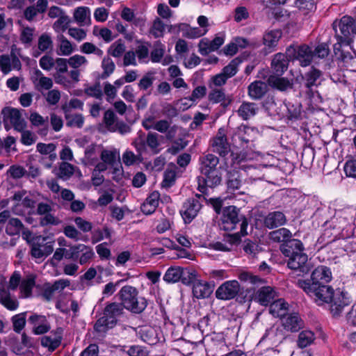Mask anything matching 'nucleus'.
I'll list each match as a JSON object with an SVG mask.
<instances>
[{"label": "nucleus", "mask_w": 356, "mask_h": 356, "mask_svg": "<svg viewBox=\"0 0 356 356\" xmlns=\"http://www.w3.org/2000/svg\"><path fill=\"white\" fill-rule=\"evenodd\" d=\"M332 26L337 40L334 49L339 50L340 47L351 46L356 35V18L344 15L339 20H334Z\"/></svg>", "instance_id": "nucleus-1"}, {"label": "nucleus", "mask_w": 356, "mask_h": 356, "mask_svg": "<svg viewBox=\"0 0 356 356\" xmlns=\"http://www.w3.org/2000/svg\"><path fill=\"white\" fill-rule=\"evenodd\" d=\"M280 250L288 257L286 267H309L306 265L308 257L304 252L305 247L300 240L291 236L285 243L280 244Z\"/></svg>", "instance_id": "nucleus-2"}, {"label": "nucleus", "mask_w": 356, "mask_h": 356, "mask_svg": "<svg viewBox=\"0 0 356 356\" xmlns=\"http://www.w3.org/2000/svg\"><path fill=\"white\" fill-rule=\"evenodd\" d=\"M118 295L124 307L133 313L140 314L147 307L146 299L138 297L137 290L131 286H123Z\"/></svg>", "instance_id": "nucleus-3"}, {"label": "nucleus", "mask_w": 356, "mask_h": 356, "mask_svg": "<svg viewBox=\"0 0 356 356\" xmlns=\"http://www.w3.org/2000/svg\"><path fill=\"white\" fill-rule=\"evenodd\" d=\"M297 285L302 289L318 305L330 303L334 293V289L327 285L311 286L309 280L298 279Z\"/></svg>", "instance_id": "nucleus-4"}, {"label": "nucleus", "mask_w": 356, "mask_h": 356, "mask_svg": "<svg viewBox=\"0 0 356 356\" xmlns=\"http://www.w3.org/2000/svg\"><path fill=\"white\" fill-rule=\"evenodd\" d=\"M240 212L241 209L234 205L224 207L218 222L220 229L229 232L236 229L238 223L243 222V218L246 217Z\"/></svg>", "instance_id": "nucleus-5"}, {"label": "nucleus", "mask_w": 356, "mask_h": 356, "mask_svg": "<svg viewBox=\"0 0 356 356\" xmlns=\"http://www.w3.org/2000/svg\"><path fill=\"white\" fill-rule=\"evenodd\" d=\"M64 248L63 259L70 260L80 265L86 264L94 257L93 250L84 244H77Z\"/></svg>", "instance_id": "nucleus-6"}, {"label": "nucleus", "mask_w": 356, "mask_h": 356, "mask_svg": "<svg viewBox=\"0 0 356 356\" xmlns=\"http://www.w3.org/2000/svg\"><path fill=\"white\" fill-rule=\"evenodd\" d=\"M286 54L291 61L298 60L302 67L309 66L313 60L312 50L305 44H291L286 48Z\"/></svg>", "instance_id": "nucleus-7"}, {"label": "nucleus", "mask_w": 356, "mask_h": 356, "mask_svg": "<svg viewBox=\"0 0 356 356\" xmlns=\"http://www.w3.org/2000/svg\"><path fill=\"white\" fill-rule=\"evenodd\" d=\"M197 273L194 268H168L163 280L167 282H181L188 285L196 281Z\"/></svg>", "instance_id": "nucleus-8"}, {"label": "nucleus", "mask_w": 356, "mask_h": 356, "mask_svg": "<svg viewBox=\"0 0 356 356\" xmlns=\"http://www.w3.org/2000/svg\"><path fill=\"white\" fill-rule=\"evenodd\" d=\"M1 114L3 115L4 128L6 131L10 129V127L7 123V120L10 121L13 129L17 131H22L26 128L27 122L23 118L21 110L10 106H6L1 110Z\"/></svg>", "instance_id": "nucleus-9"}, {"label": "nucleus", "mask_w": 356, "mask_h": 356, "mask_svg": "<svg viewBox=\"0 0 356 356\" xmlns=\"http://www.w3.org/2000/svg\"><path fill=\"white\" fill-rule=\"evenodd\" d=\"M197 190L202 194L208 193V188H215L220 184L222 175L220 169H214L210 171L202 172L197 177Z\"/></svg>", "instance_id": "nucleus-10"}, {"label": "nucleus", "mask_w": 356, "mask_h": 356, "mask_svg": "<svg viewBox=\"0 0 356 356\" xmlns=\"http://www.w3.org/2000/svg\"><path fill=\"white\" fill-rule=\"evenodd\" d=\"M210 145L213 152L225 159H227V156L231 152V145L227 140L224 129L222 128H220L216 136L211 139Z\"/></svg>", "instance_id": "nucleus-11"}, {"label": "nucleus", "mask_w": 356, "mask_h": 356, "mask_svg": "<svg viewBox=\"0 0 356 356\" xmlns=\"http://www.w3.org/2000/svg\"><path fill=\"white\" fill-rule=\"evenodd\" d=\"M241 289V286L237 280H229L218 286L215 295L218 300H230L238 295Z\"/></svg>", "instance_id": "nucleus-12"}, {"label": "nucleus", "mask_w": 356, "mask_h": 356, "mask_svg": "<svg viewBox=\"0 0 356 356\" xmlns=\"http://www.w3.org/2000/svg\"><path fill=\"white\" fill-rule=\"evenodd\" d=\"M202 207L199 200L195 198L187 199L182 205L179 213L185 224L191 223L197 216L199 211Z\"/></svg>", "instance_id": "nucleus-13"}, {"label": "nucleus", "mask_w": 356, "mask_h": 356, "mask_svg": "<svg viewBox=\"0 0 356 356\" xmlns=\"http://www.w3.org/2000/svg\"><path fill=\"white\" fill-rule=\"evenodd\" d=\"M282 36V32L280 29H274L266 32L262 38L264 52L270 54L275 51Z\"/></svg>", "instance_id": "nucleus-14"}, {"label": "nucleus", "mask_w": 356, "mask_h": 356, "mask_svg": "<svg viewBox=\"0 0 356 356\" xmlns=\"http://www.w3.org/2000/svg\"><path fill=\"white\" fill-rule=\"evenodd\" d=\"M330 310L333 316H339L341 313L344 307L350 303V298L347 293L341 291L334 292L331 302Z\"/></svg>", "instance_id": "nucleus-15"}, {"label": "nucleus", "mask_w": 356, "mask_h": 356, "mask_svg": "<svg viewBox=\"0 0 356 356\" xmlns=\"http://www.w3.org/2000/svg\"><path fill=\"white\" fill-rule=\"evenodd\" d=\"M282 327L288 332L299 331L304 325L303 321L298 313L286 314L282 319Z\"/></svg>", "instance_id": "nucleus-16"}, {"label": "nucleus", "mask_w": 356, "mask_h": 356, "mask_svg": "<svg viewBox=\"0 0 356 356\" xmlns=\"http://www.w3.org/2000/svg\"><path fill=\"white\" fill-rule=\"evenodd\" d=\"M276 296L275 291L271 286H262L254 293L253 299L261 305L267 306L274 300Z\"/></svg>", "instance_id": "nucleus-17"}, {"label": "nucleus", "mask_w": 356, "mask_h": 356, "mask_svg": "<svg viewBox=\"0 0 356 356\" xmlns=\"http://www.w3.org/2000/svg\"><path fill=\"white\" fill-rule=\"evenodd\" d=\"M29 323L33 327V332L35 334H42L50 330V325L45 316L33 314L29 318Z\"/></svg>", "instance_id": "nucleus-18"}, {"label": "nucleus", "mask_w": 356, "mask_h": 356, "mask_svg": "<svg viewBox=\"0 0 356 356\" xmlns=\"http://www.w3.org/2000/svg\"><path fill=\"white\" fill-rule=\"evenodd\" d=\"M287 220L285 214L280 211L269 212L264 218V225L270 229L282 226Z\"/></svg>", "instance_id": "nucleus-19"}, {"label": "nucleus", "mask_w": 356, "mask_h": 356, "mask_svg": "<svg viewBox=\"0 0 356 356\" xmlns=\"http://www.w3.org/2000/svg\"><path fill=\"white\" fill-rule=\"evenodd\" d=\"M63 333V330L61 327L57 328L49 335L44 336L41 339L42 346L48 348L49 350H54L60 345Z\"/></svg>", "instance_id": "nucleus-20"}, {"label": "nucleus", "mask_w": 356, "mask_h": 356, "mask_svg": "<svg viewBox=\"0 0 356 356\" xmlns=\"http://www.w3.org/2000/svg\"><path fill=\"white\" fill-rule=\"evenodd\" d=\"M332 278L330 268H314L311 274V286L315 287L316 285H325Z\"/></svg>", "instance_id": "nucleus-21"}, {"label": "nucleus", "mask_w": 356, "mask_h": 356, "mask_svg": "<svg viewBox=\"0 0 356 356\" xmlns=\"http://www.w3.org/2000/svg\"><path fill=\"white\" fill-rule=\"evenodd\" d=\"M289 61L291 60L287 58L286 53L275 54L271 61V68L273 72L277 76H282L288 69Z\"/></svg>", "instance_id": "nucleus-22"}, {"label": "nucleus", "mask_w": 356, "mask_h": 356, "mask_svg": "<svg viewBox=\"0 0 356 356\" xmlns=\"http://www.w3.org/2000/svg\"><path fill=\"white\" fill-rule=\"evenodd\" d=\"M267 92L266 84L262 81H254L248 87L249 97L254 100L261 99Z\"/></svg>", "instance_id": "nucleus-23"}, {"label": "nucleus", "mask_w": 356, "mask_h": 356, "mask_svg": "<svg viewBox=\"0 0 356 356\" xmlns=\"http://www.w3.org/2000/svg\"><path fill=\"white\" fill-rule=\"evenodd\" d=\"M200 170L201 173L214 169H220V168H218L219 159L214 154H208L204 156H202L200 158Z\"/></svg>", "instance_id": "nucleus-24"}, {"label": "nucleus", "mask_w": 356, "mask_h": 356, "mask_svg": "<svg viewBox=\"0 0 356 356\" xmlns=\"http://www.w3.org/2000/svg\"><path fill=\"white\" fill-rule=\"evenodd\" d=\"M208 99L213 104L220 103L223 108H227L232 101L230 97H226L222 89L212 90L208 95Z\"/></svg>", "instance_id": "nucleus-25"}, {"label": "nucleus", "mask_w": 356, "mask_h": 356, "mask_svg": "<svg viewBox=\"0 0 356 356\" xmlns=\"http://www.w3.org/2000/svg\"><path fill=\"white\" fill-rule=\"evenodd\" d=\"M289 305L283 299L273 300L270 304L269 312L275 317L281 319L288 313Z\"/></svg>", "instance_id": "nucleus-26"}, {"label": "nucleus", "mask_w": 356, "mask_h": 356, "mask_svg": "<svg viewBox=\"0 0 356 356\" xmlns=\"http://www.w3.org/2000/svg\"><path fill=\"white\" fill-rule=\"evenodd\" d=\"M226 184L227 191L234 192L241 186V180L238 170L233 169L228 170L226 175Z\"/></svg>", "instance_id": "nucleus-27"}, {"label": "nucleus", "mask_w": 356, "mask_h": 356, "mask_svg": "<svg viewBox=\"0 0 356 356\" xmlns=\"http://www.w3.org/2000/svg\"><path fill=\"white\" fill-rule=\"evenodd\" d=\"M268 83L273 88L277 89L280 91H286L288 88H292V83L290 81L285 77H280V76H270L267 80Z\"/></svg>", "instance_id": "nucleus-28"}, {"label": "nucleus", "mask_w": 356, "mask_h": 356, "mask_svg": "<svg viewBox=\"0 0 356 356\" xmlns=\"http://www.w3.org/2000/svg\"><path fill=\"white\" fill-rule=\"evenodd\" d=\"M213 292V286L207 282H197L194 283L193 287V296L200 299L208 298Z\"/></svg>", "instance_id": "nucleus-29"}, {"label": "nucleus", "mask_w": 356, "mask_h": 356, "mask_svg": "<svg viewBox=\"0 0 356 356\" xmlns=\"http://www.w3.org/2000/svg\"><path fill=\"white\" fill-rule=\"evenodd\" d=\"M291 231L285 227H282L270 232L268 234L269 239L274 243H285L289 238H291Z\"/></svg>", "instance_id": "nucleus-30"}, {"label": "nucleus", "mask_w": 356, "mask_h": 356, "mask_svg": "<svg viewBox=\"0 0 356 356\" xmlns=\"http://www.w3.org/2000/svg\"><path fill=\"white\" fill-rule=\"evenodd\" d=\"M284 338L285 334L283 332V329L280 327L273 326L266 330L262 339H267L270 341L273 344H276L281 343Z\"/></svg>", "instance_id": "nucleus-31"}, {"label": "nucleus", "mask_w": 356, "mask_h": 356, "mask_svg": "<svg viewBox=\"0 0 356 356\" xmlns=\"http://www.w3.org/2000/svg\"><path fill=\"white\" fill-rule=\"evenodd\" d=\"M286 107V117L289 120L296 121L301 118L302 105L298 102H286L284 103Z\"/></svg>", "instance_id": "nucleus-32"}, {"label": "nucleus", "mask_w": 356, "mask_h": 356, "mask_svg": "<svg viewBox=\"0 0 356 356\" xmlns=\"http://www.w3.org/2000/svg\"><path fill=\"white\" fill-rule=\"evenodd\" d=\"M124 308L121 303H110L105 307L104 316L108 317L111 320H114L117 323V318L123 314Z\"/></svg>", "instance_id": "nucleus-33"}, {"label": "nucleus", "mask_w": 356, "mask_h": 356, "mask_svg": "<svg viewBox=\"0 0 356 356\" xmlns=\"http://www.w3.org/2000/svg\"><path fill=\"white\" fill-rule=\"evenodd\" d=\"M249 221L247 217L243 218V222L241 223V230L239 232H236L234 234H230L227 235L228 240L227 241L231 245H238L241 243V236H244L248 234V227Z\"/></svg>", "instance_id": "nucleus-34"}, {"label": "nucleus", "mask_w": 356, "mask_h": 356, "mask_svg": "<svg viewBox=\"0 0 356 356\" xmlns=\"http://www.w3.org/2000/svg\"><path fill=\"white\" fill-rule=\"evenodd\" d=\"M0 302L8 309L16 310L19 306L17 300L10 297V293L0 286Z\"/></svg>", "instance_id": "nucleus-35"}, {"label": "nucleus", "mask_w": 356, "mask_h": 356, "mask_svg": "<svg viewBox=\"0 0 356 356\" xmlns=\"http://www.w3.org/2000/svg\"><path fill=\"white\" fill-rule=\"evenodd\" d=\"M349 223L350 222L346 217L340 215L334 216L330 221L325 222V225L327 228L333 229V233H336L346 228V226L348 225Z\"/></svg>", "instance_id": "nucleus-36"}, {"label": "nucleus", "mask_w": 356, "mask_h": 356, "mask_svg": "<svg viewBox=\"0 0 356 356\" xmlns=\"http://www.w3.org/2000/svg\"><path fill=\"white\" fill-rule=\"evenodd\" d=\"M115 325L116 323L114 320H111L108 317L103 316L97 321L94 325V329L99 334L104 335Z\"/></svg>", "instance_id": "nucleus-37"}, {"label": "nucleus", "mask_w": 356, "mask_h": 356, "mask_svg": "<svg viewBox=\"0 0 356 356\" xmlns=\"http://www.w3.org/2000/svg\"><path fill=\"white\" fill-rule=\"evenodd\" d=\"M238 277L241 282L252 285L259 286L266 283L264 279L247 271L241 272Z\"/></svg>", "instance_id": "nucleus-38"}, {"label": "nucleus", "mask_w": 356, "mask_h": 356, "mask_svg": "<svg viewBox=\"0 0 356 356\" xmlns=\"http://www.w3.org/2000/svg\"><path fill=\"white\" fill-rule=\"evenodd\" d=\"M23 228L24 225L19 218H11L6 225V232L9 236L19 235Z\"/></svg>", "instance_id": "nucleus-39"}, {"label": "nucleus", "mask_w": 356, "mask_h": 356, "mask_svg": "<svg viewBox=\"0 0 356 356\" xmlns=\"http://www.w3.org/2000/svg\"><path fill=\"white\" fill-rule=\"evenodd\" d=\"M255 104L251 102H243L239 106L237 113L243 120H248L256 114Z\"/></svg>", "instance_id": "nucleus-40"}, {"label": "nucleus", "mask_w": 356, "mask_h": 356, "mask_svg": "<svg viewBox=\"0 0 356 356\" xmlns=\"http://www.w3.org/2000/svg\"><path fill=\"white\" fill-rule=\"evenodd\" d=\"M259 246L256 240L246 238L241 242V249H242L246 254L252 257H254L259 252Z\"/></svg>", "instance_id": "nucleus-41"}, {"label": "nucleus", "mask_w": 356, "mask_h": 356, "mask_svg": "<svg viewBox=\"0 0 356 356\" xmlns=\"http://www.w3.org/2000/svg\"><path fill=\"white\" fill-rule=\"evenodd\" d=\"M147 147H149L153 154H157L161 152L159 148V134L155 132H149L145 139Z\"/></svg>", "instance_id": "nucleus-42"}, {"label": "nucleus", "mask_w": 356, "mask_h": 356, "mask_svg": "<svg viewBox=\"0 0 356 356\" xmlns=\"http://www.w3.org/2000/svg\"><path fill=\"white\" fill-rule=\"evenodd\" d=\"M243 61L241 56L232 60L229 63L222 68V72L229 79L234 76L238 72V66Z\"/></svg>", "instance_id": "nucleus-43"}, {"label": "nucleus", "mask_w": 356, "mask_h": 356, "mask_svg": "<svg viewBox=\"0 0 356 356\" xmlns=\"http://www.w3.org/2000/svg\"><path fill=\"white\" fill-rule=\"evenodd\" d=\"M322 72L320 70L314 67H312L311 70L305 74V87L308 89H312L314 86H316V81L321 76Z\"/></svg>", "instance_id": "nucleus-44"}, {"label": "nucleus", "mask_w": 356, "mask_h": 356, "mask_svg": "<svg viewBox=\"0 0 356 356\" xmlns=\"http://www.w3.org/2000/svg\"><path fill=\"white\" fill-rule=\"evenodd\" d=\"M315 339L314 333L311 330H303L299 335L297 341L298 347L303 348L311 345Z\"/></svg>", "instance_id": "nucleus-45"}, {"label": "nucleus", "mask_w": 356, "mask_h": 356, "mask_svg": "<svg viewBox=\"0 0 356 356\" xmlns=\"http://www.w3.org/2000/svg\"><path fill=\"white\" fill-rule=\"evenodd\" d=\"M35 276L30 275L27 277L22 280L20 284L21 292L23 293V296L25 298L29 297L32 293V289L35 286Z\"/></svg>", "instance_id": "nucleus-46"}, {"label": "nucleus", "mask_w": 356, "mask_h": 356, "mask_svg": "<svg viewBox=\"0 0 356 356\" xmlns=\"http://www.w3.org/2000/svg\"><path fill=\"white\" fill-rule=\"evenodd\" d=\"M354 227L353 225L350 222L348 225L346 226V228L342 229L339 232L331 233L334 235V238L338 239H348L352 238L353 241L350 243H356V237L353 236Z\"/></svg>", "instance_id": "nucleus-47"}, {"label": "nucleus", "mask_w": 356, "mask_h": 356, "mask_svg": "<svg viewBox=\"0 0 356 356\" xmlns=\"http://www.w3.org/2000/svg\"><path fill=\"white\" fill-rule=\"evenodd\" d=\"M117 158L119 159L120 156L115 150L103 149L100 154L101 160L111 166L116 163Z\"/></svg>", "instance_id": "nucleus-48"}, {"label": "nucleus", "mask_w": 356, "mask_h": 356, "mask_svg": "<svg viewBox=\"0 0 356 356\" xmlns=\"http://www.w3.org/2000/svg\"><path fill=\"white\" fill-rule=\"evenodd\" d=\"M165 53L163 45L159 40L155 42L154 49L150 53L151 61L152 63H159Z\"/></svg>", "instance_id": "nucleus-49"}, {"label": "nucleus", "mask_w": 356, "mask_h": 356, "mask_svg": "<svg viewBox=\"0 0 356 356\" xmlns=\"http://www.w3.org/2000/svg\"><path fill=\"white\" fill-rule=\"evenodd\" d=\"M102 67L104 71L101 77L104 79L108 78L114 72L115 65L110 57H104L102 62Z\"/></svg>", "instance_id": "nucleus-50"}, {"label": "nucleus", "mask_w": 356, "mask_h": 356, "mask_svg": "<svg viewBox=\"0 0 356 356\" xmlns=\"http://www.w3.org/2000/svg\"><path fill=\"white\" fill-rule=\"evenodd\" d=\"M126 47L124 44L121 40H118L113 43L108 49V54L112 56L118 58L120 57L125 51Z\"/></svg>", "instance_id": "nucleus-51"}, {"label": "nucleus", "mask_w": 356, "mask_h": 356, "mask_svg": "<svg viewBox=\"0 0 356 356\" xmlns=\"http://www.w3.org/2000/svg\"><path fill=\"white\" fill-rule=\"evenodd\" d=\"M186 27L183 31V36L190 39L197 38L204 35L207 30H205L204 33H202L201 30L197 27H191L188 24H184Z\"/></svg>", "instance_id": "nucleus-52"}, {"label": "nucleus", "mask_w": 356, "mask_h": 356, "mask_svg": "<svg viewBox=\"0 0 356 356\" xmlns=\"http://www.w3.org/2000/svg\"><path fill=\"white\" fill-rule=\"evenodd\" d=\"M12 322L14 331L17 333H19L26 324V313H20L15 315L12 318Z\"/></svg>", "instance_id": "nucleus-53"}, {"label": "nucleus", "mask_w": 356, "mask_h": 356, "mask_svg": "<svg viewBox=\"0 0 356 356\" xmlns=\"http://www.w3.org/2000/svg\"><path fill=\"white\" fill-rule=\"evenodd\" d=\"M165 31V24L159 18H156L154 22L150 29V33L155 38L162 37Z\"/></svg>", "instance_id": "nucleus-54"}, {"label": "nucleus", "mask_w": 356, "mask_h": 356, "mask_svg": "<svg viewBox=\"0 0 356 356\" xmlns=\"http://www.w3.org/2000/svg\"><path fill=\"white\" fill-rule=\"evenodd\" d=\"M60 42L59 49L60 52H58V54L63 56L70 55L74 51L71 42L63 35L60 36Z\"/></svg>", "instance_id": "nucleus-55"}, {"label": "nucleus", "mask_w": 356, "mask_h": 356, "mask_svg": "<svg viewBox=\"0 0 356 356\" xmlns=\"http://www.w3.org/2000/svg\"><path fill=\"white\" fill-rule=\"evenodd\" d=\"M66 120V125L69 127H76L81 129L84 124V118L82 114L70 115Z\"/></svg>", "instance_id": "nucleus-56"}, {"label": "nucleus", "mask_w": 356, "mask_h": 356, "mask_svg": "<svg viewBox=\"0 0 356 356\" xmlns=\"http://www.w3.org/2000/svg\"><path fill=\"white\" fill-rule=\"evenodd\" d=\"M330 53L329 46L327 43L323 42L318 44L312 51L313 58L316 56L320 58H326Z\"/></svg>", "instance_id": "nucleus-57"}, {"label": "nucleus", "mask_w": 356, "mask_h": 356, "mask_svg": "<svg viewBox=\"0 0 356 356\" xmlns=\"http://www.w3.org/2000/svg\"><path fill=\"white\" fill-rule=\"evenodd\" d=\"M84 92L88 96L93 97L99 99H101L103 96V92L99 82L86 88Z\"/></svg>", "instance_id": "nucleus-58"}, {"label": "nucleus", "mask_w": 356, "mask_h": 356, "mask_svg": "<svg viewBox=\"0 0 356 356\" xmlns=\"http://www.w3.org/2000/svg\"><path fill=\"white\" fill-rule=\"evenodd\" d=\"M207 95V88L204 86H199L194 88L192 94L186 99L191 101L196 102L197 99H200L204 97Z\"/></svg>", "instance_id": "nucleus-59"}, {"label": "nucleus", "mask_w": 356, "mask_h": 356, "mask_svg": "<svg viewBox=\"0 0 356 356\" xmlns=\"http://www.w3.org/2000/svg\"><path fill=\"white\" fill-rule=\"evenodd\" d=\"M60 222V220L51 214V212L44 214V216L40 219V225L42 227H45L49 225H58Z\"/></svg>", "instance_id": "nucleus-60"}, {"label": "nucleus", "mask_w": 356, "mask_h": 356, "mask_svg": "<svg viewBox=\"0 0 356 356\" xmlns=\"http://www.w3.org/2000/svg\"><path fill=\"white\" fill-rule=\"evenodd\" d=\"M8 172L13 179H20L27 173L26 169L21 165H13L10 167Z\"/></svg>", "instance_id": "nucleus-61"}, {"label": "nucleus", "mask_w": 356, "mask_h": 356, "mask_svg": "<svg viewBox=\"0 0 356 356\" xmlns=\"http://www.w3.org/2000/svg\"><path fill=\"white\" fill-rule=\"evenodd\" d=\"M343 170L347 177L356 178V160H348L344 165Z\"/></svg>", "instance_id": "nucleus-62"}, {"label": "nucleus", "mask_w": 356, "mask_h": 356, "mask_svg": "<svg viewBox=\"0 0 356 356\" xmlns=\"http://www.w3.org/2000/svg\"><path fill=\"white\" fill-rule=\"evenodd\" d=\"M149 47H151V43L149 42H146L145 44H142L137 47L135 53L140 60L148 57Z\"/></svg>", "instance_id": "nucleus-63"}, {"label": "nucleus", "mask_w": 356, "mask_h": 356, "mask_svg": "<svg viewBox=\"0 0 356 356\" xmlns=\"http://www.w3.org/2000/svg\"><path fill=\"white\" fill-rule=\"evenodd\" d=\"M129 356H148L147 351L140 346H131L126 350Z\"/></svg>", "instance_id": "nucleus-64"}]
</instances>
